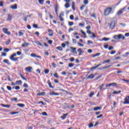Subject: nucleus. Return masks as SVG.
<instances>
[{
	"instance_id": "nucleus-1",
	"label": "nucleus",
	"mask_w": 129,
	"mask_h": 129,
	"mask_svg": "<svg viewBox=\"0 0 129 129\" xmlns=\"http://www.w3.org/2000/svg\"><path fill=\"white\" fill-rule=\"evenodd\" d=\"M113 38L115 40H120L121 39L122 40H124L125 39V37L124 36L122 35V34H119V35H115L113 36Z\"/></svg>"
},
{
	"instance_id": "nucleus-2",
	"label": "nucleus",
	"mask_w": 129,
	"mask_h": 129,
	"mask_svg": "<svg viewBox=\"0 0 129 129\" xmlns=\"http://www.w3.org/2000/svg\"><path fill=\"white\" fill-rule=\"evenodd\" d=\"M112 11V8L109 7L107 8L104 13V16H108L109 14H110V13H111V11Z\"/></svg>"
},
{
	"instance_id": "nucleus-3",
	"label": "nucleus",
	"mask_w": 129,
	"mask_h": 129,
	"mask_svg": "<svg viewBox=\"0 0 129 129\" xmlns=\"http://www.w3.org/2000/svg\"><path fill=\"white\" fill-rule=\"evenodd\" d=\"M17 56L16 53H14L13 55H12L10 57V60H12V61H16L17 60H19V57H14Z\"/></svg>"
},
{
	"instance_id": "nucleus-4",
	"label": "nucleus",
	"mask_w": 129,
	"mask_h": 129,
	"mask_svg": "<svg viewBox=\"0 0 129 129\" xmlns=\"http://www.w3.org/2000/svg\"><path fill=\"white\" fill-rule=\"evenodd\" d=\"M115 27V22L112 21L111 24H110V29L111 30H113V29H114Z\"/></svg>"
},
{
	"instance_id": "nucleus-5",
	"label": "nucleus",
	"mask_w": 129,
	"mask_h": 129,
	"mask_svg": "<svg viewBox=\"0 0 129 129\" xmlns=\"http://www.w3.org/2000/svg\"><path fill=\"white\" fill-rule=\"evenodd\" d=\"M32 70H33V68H32L31 67H28L25 69V71L26 72H28V73H31Z\"/></svg>"
},
{
	"instance_id": "nucleus-6",
	"label": "nucleus",
	"mask_w": 129,
	"mask_h": 129,
	"mask_svg": "<svg viewBox=\"0 0 129 129\" xmlns=\"http://www.w3.org/2000/svg\"><path fill=\"white\" fill-rule=\"evenodd\" d=\"M3 31L4 34H6L7 35H11V32L10 31H9V29H8V28H3Z\"/></svg>"
},
{
	"instance_id": "nucleus-7",
	"label": "nucleus",
	"mask_w": 129,
	"mask_h": 129,
	"mask_svg": "<svg viewBox=\"0 0 129 129\" xmlns=\"http://www.w3.org/2000/svg\"><path fill=\"white\" fill-rule=\"evenodd\" d=\"M31 57H33L34 58H35V57H36L37 58H38L39 59H42V57H41V56H39V55H37V54H36V53H31L30 54Z\"/></svg>"
},
{
	"instance_id": "nucleus-8",
	"label": "nucleus",
	"mask_w": 129,
	"mask_h": 129,
	"mask_svg": "<svg viewBox=\"0 0 129 129\" xmlns=\"http://www.w3.org/2000/svg\"><path fill=\"white\" fill-rule=\"evenodd\" d=\"M123 104H129V98L127 97H126L124 98V101L123 102Z\"/></svg>"
},
{
	"instance_id": "nucleus-9",
	"label": "nucleus",
	"mask_w": 129,
	"mask_h": 129,
	"mask_svg": "<svg viewBox=\"0 0 129 129\" xmlns=\"http://www.w3.org/2000/svg\"><path fill=\"white\" fill-rule=\"evenodd\" d=\"M48 36H49V37H53V34H54V33L53 32V31L51 29H49L48 30Z\"/></svg>"
},
{
	"instance_id": "nucleus-10",
	"label": "nucleus",
	"mask_w": 129,
	"mask_h": 129,
	"mask_svg": "<svg viewBox=\"0 0 129 129\" xmlns=\"http://www.w3.org/2000/svg\"><path fill=\"white\" fill-rule=\"evenodd\" d=\"M70 49H71L72 50V52L74 53V54H77V51H76V48L75 47H71Z\"/></svg>"
},
{
	"instance_id": "nucleus-11",
	"label": "nucleus",
	"mask_w": 129,
	"mask_h": 129,
	"mask_svg": "<svg viewBox=\"0 0 129 129\" xmlns=\"http://www.w3.org/2000/svg\"><path fill=\"white\" fill-rule=\"evenodd\" d=\"M11 9H12V10H17L18 9V5L15 4L14 5L11 6Z\"/></svg>"
},
{
	"instance_id": "nucleus-12",
	"label": "nucleus",
	"mask_w": 129,
	"mask_h": 129,
	"mask_svg": "<svg viewBox=\"0 0 129 129\" xmlns=\"http://www.w3.org/2000/svg\"><path fill=\"white\" fill-rule=\"evenodd\" d=\"M124 10V8H123L122 9H120V10L117 13V16H120V15H121V14H122V13L123 12Z\"/></svg>"
},
{
	"instance_id": "nucleus-13",
	"label": "nucleus",
	"mask_w": 129,
	"mask_h": 129,
	"mask_svg": "<svg viewBox=\"0 0 129 129\" xmlns=\"http://www.w3.org/2000/svg\"><path fill=\"white\" fill-rule=\"evenodd\" d=\"M93 78H94V75L91 74L87 78V79H93Z\"/></svg>"
},
{
	"instance_id": "nucleus-14",
	"label": "nucleus",
	"mask_w": 129,
	"mask_h": 129,
	"mask_svg": "<svg viewBox=\"0 0 129 129\" xmlns=\"http://www.w3.org/2000/svg\"><path fill=\"white\" fill-rule=\"evenodd\" d=\"M12 19H13V16H12V15H11L10 14H8L7 21H12Z\"/></svg>"
},
{
	"instance_id": "nucleus-15",
	"label": "nucleus",
	"mask_w": 129,
	"mask_h": 129,
	"mask_svg": "<svg viewBox=\"0 0 129 129\" xmlns=\"http://www.w3.org/2000/svg\"><path fill=\"white\" fill-rule=\"evenodd\" d=\"M101 107H94V110L95 111H97V110H101Z\"/></svg>"
},
{
	"instance_id": "nucleus-16",
	"label": "nucleus",
	"mask_w": 129,
	"mask_h": 129,
	"mask_svg": "<svg viewBox=\"0 0 129 129\" xmlns=\"http://www.w3.org/2000/svg\"><path fill=\"white\" fill-rule=\"evenodd\" d=\"M46 94V93L45 92L39 93L37 94L38 96H43V95H45Z\"/></svg>"
},
{
	"instance_id": "nucleus-17",
	"label": "nucleus",
	"mask_w": 129,
	"mask_h": 129,
	"mask_svg": "<svg viewBox=\"0 0 129 129\" xmlns=\"http://www.w3.org/2000/svg\"><path fill=\"white\" fill-rule=\"evenodd\" d=\"M50 95H55V96H57V95H59V93H55L54 91H52L50 93Z\"/></svg>"
},
{
	"instance_id": "nucleus-18",
	"label": "nucleus",
	"mask_w": 129,
	"mask_h": 129,
	"mask_svg": "<svg viewBox=\"0 0 129 129\" xmlns=\"http://www.w3.org/2000/svg\"><path fill=\"white\" fill-rule=\"evenodd\" d=\"M91 35L89 36L90 38H96V36H95V34L93 32H92Z\"/></svg>"
},
{
	"instance_id": "nucleus-19",
	"label": "nucleus",
	"mask_w": 129,
	"mask_h": 129,
	"mask_svg": "<svg viewBox=\"0 0 129 129\" xmlns=\"http://www.w3.org/2000/svg\"><path fill=\"white\" fill-rule=\"evenodd\" d=\"M29 45V43L24 42L23 44H22V47H28Z\"/></svg>"
},
{
	"instance_id": "nucleus-20",
	"label": "nucleus",
	"mask_w": 129,
	"mask_h": 129,
	"mask_svg": "<svg viewBox=\"0 0 129 129\" xmlns=\"http://www.w3.org/2000/svg\"><path fill=\"white\" fill-rule=\"evenodd\" d=\"M81 33H82L83 36H84V38H87V36H86V33L84 31H83V30H81Z\"/></svg>"
},
{
	"instance_id": "nucleus-21",
	"label": "nucleus",
	"mask_w": 129,
	"mask_h": 129,
	"mask_svg": "<svg viewBox=\"0 0 129 129\" xmlns=\"http://www.w3.org/2000/svg\"><path fill=\"white\" fill-rule=\"evenodd\" d=\"M16 85H21L22 84V81L21 80L20 81H17L16 82Z\"/></svg>"
},
{
	"instance_id": "nucleus-22",
	"label": "nucleus",
	"mask_w": 129,
	"mask_h": 129,
	"mask_svg": "<svg viewBox=\"0 0 129 129\" xmlns=\"http://www.w3.org/2000/svg\"><path fill=\"white\" fill-rule=\"evenodd\" d=\"M3 62L6 64H8V65H10V61H9V60L8 59H4Z\"/></svg>"
},
{
	"instance_id": "nucleus-23",
	"label": "nucleus",
	"mask_w": 129,
	"mask_h": 129,
	"mask_svg": "<svg viewBox=\"0 0 129 129\" xmlns=\"http://www.w3.org/2000/svg\"><path fill=\"white\" fill-rule=\"evenodd\" d=\"M55 13L57 15V14H58V5H55Z\"/></svg>"
},
{
	"instance_id": "nucleus-24",
	"label": "nucleus",
	"mask_w": 129,
	"mask_h": 129,
	"mask_svg": "<svg viewBox=\"0 0 129 129\" xmlns=\"http://www.w3.org/2000/svg\"><path fill=\"white\" fill-rule=\"evenodd\" d=\"M68 115V114H64L60 117L62 118V119H65V118H66V116H67Z\"/></svg>"
},
{
	"instance_id": "nucleus-25",
	"label": "nucleus",
	"mask_w": 129,
	"mask_h": 129,
	"mask_svg": "<svg viewBox=\"0 0 129 129\" xmlns=\"http://www.w3.org/2000/svg\"><path fill=\"white\" fill-rule=\"evenodd\" d=\"M47 83H48L50 88H53V86H52V85L51 84V82L50 81V80H48L47 81Z\"/></svg>"
},
{
	"instance_id": "nucleus-26",
	"label": "nucleus",
	"mask_w": 129,
	"mask_h": 129,
	"mask_svg": "<svg viewBox=\"0 0 129 129\" xmlns=\"http://www.w3.org/2000/svg\"><path fill=\"white\" fill-rule=\"evenodd\" d=\"M18 106H19V107H25V104H21L19 103L17 104Z\"/></svg>"
},
{
	"instance_id": "nucleus-27",
	"label": "nucleus",
	"mask_w": 129,
	"mask_h": 129,
	"mask_svg": "<svg viewBox=\"0 0 129 129\" xmlns=\"http://www.w3.org/2000/svg\"><path fill=\"white\" fill-rule=\"evenodd\" d=\"M78 52L79 53V55H81V53H82V48H79L78 49Z\"/></svg>"
},
{
	"instance_id": "nucleus-28",
	"label": "nucleus",
	"mask_w": 129,
	"mask_h": 129,
	"mask_svg": "<svg viewBox=\"0 0 129 129\" xmlns=\"http://www.w3.org/2000/svg\"><path fill=\"white\" fill-rule=\"evenodd\" d=\"M20 77H21L22 78V79H23V80L27 81V79H26V78H25V77L23 76V75H22V74H20Z\"/></svg>"
},
{
	"instance_id": "nucleus-29",
	"label": "nucleus",
	"mask_w": 129,
	"mask_h": 129,
	"mask_svg": "<svg viewBox=\"0 0 129 129\" xmlns=\"http://www.w3.org/2000/svg\"><path fill=\"white\" fill-rule=\"evenodd\" d=\"M121 92V91L119 90L118 91H115L113 92V94H117L118 93H120Z\"/></svg>"
},
{
	"instance_id": "nucleus-30",
	"label": "nucleus",
	"mask_w": 129,
	"mask_h": 129,
	"mask_svg": "<svg viewBox=\"0 0 129 129\" xmlns=\"http://www.w3.org/2000/svg\"><path fill=\"white\" fill-rule=\"evenodd\" d=\"M56 49L58 50L59 51H63V48H62V47L61 46H58L56 47Z\"/></svg>"
},
{
	"instance_id": "nucleus-31",
	"label": "nucleus",
	"mask_w": 129,
	"mask_h": 129,
	"mask_svg": "<svg viewBox=\"0 0 129 129\" xmlns=\"http://www.w3.org/2000/svg\"><path fill=\"white\" fill-rule=\"evenodd\" d=\"M45 0H38V3L40 5H43Z\"/></svg>"
},
{
	"instance_id": "nucleus-32",
	"label": "nucleus",
	"mask_w": 129,
	"mask_h": 129,
	"mask_svg": "<svg viewBox=\"0 0 129 129\" xmlns=\"http://www.w3.org/2000/svg\"><path fill=\"white\" fill-rule=\"evenodd\" d=\"M35 44H36V45H37L38 46H43L42 45V44L41 43V42H40L39 41H36Z\"/></svg>"
},
{
	"instance_id": "nucleus-33",
	"label": "nucleus",
	"mask_w": 129,
	"mask_h": 129,
	"mask_svg": "<svg viewBox=\"0 0 129 129\" xmlns=\"http://www.w3.org/2000/svg\"><path fill=\"white\" fill-rule=\"evenodd\" d=\"M2 106H3V107H6L7 108H9L10 107V105H5V104H2Z\"/></svg>"
},
{
	"instance_id": "nucleus-34",
	"label": "nucleus",
	"mask_w": 129,
	"mask_h": 129,
	"mask_svg": "<svg viewBox=\"0 0 129 129\" xmlns=\"http://www.w3.org/2000/svg\"><path fill=\"white\" fill-rule=\"evenodd\" d=\"M72 7L73 10H75V3H74V2L72 3Z\"/></svg>"
},
{
	"instance_id": "nucleus-35",
	"label": "nucleus",
	"mask_w": 129,
	"mask_h": 129,
	"mask_svg": "<svg viewBox=\"0 0 129 129\" xmlns=\"http://www.w3.org/2000/svg\"><path fill=\"white\" fill-rule=\"evenodd\" d=\"M65 8H66L67 9H68V8H69V7H70V5H69V3H66L64 5Z\"/></svg>"
},
{
	"instance_id": "nucleus-36",
	"label": "nucleus",
	"mask_w": 129,
	"mask_h": 129,
	"mask_svg": "<svg viewBox=\"0 0 129 129\" xmlns=\"http://www.w3.org/2000/svg\"><path fill=\"white\" fill-rule=\"evenodd\" d=\"M74 24V23H73V22H69V26H70V27L73 26Z\"/></svg>"
},
{
	"instance_id": "nucleus-37",
	"label": "nucleus",
	"mask_w": 129,
	"mask_h": 129,
	"mask_svg": "<svg viewBox=\"0 0 129 129\" xmlns=\"http://www.w3.org/2000/svg\"><path fill=\"white\" fill-rule=\"evenodd\" d=\"M108 40H110V38H106V37H104V38H103L102 39V40H103V41H108Z\"/></svg>"
},
{
	"instance_id": "nucleus-38",
	"label": "nucleus",
	"mask_w": 129,
	"mask_h": 129,
	"mask_svg": "<svg viewBox=\"0 0 129 129\" xmlns=\"http://www.w3.org/2000/svg\"><path fill=\"white\" fill-rule=\"evenodd\" d=\"M74 67V64L72 63H70L69 64V67H70V68Z\"/></svg>"
},
{
	"instance_id": "nucleus-39",
	"label": "nucleus",
	"mask_w": 129,
	"mask_h": 129,
	"mask_svg": "<svg viewBox=\"0 0 129 129\" xmlns=\"http://www.w3.org/2000/svg\"><path fill=\"white\" fill-rule=\"evenodd\" d=\"M94 95V92H91L89 95V97H92Z\"/></svg>"
},
{
	"instance_id": "nucleus-40",
	"label": "nucleus",
	"mask_w": 129,
	"mask_h": 129,
	"mask_svg": "<svg viewBox=\"0 0 129 129\" xmlns=\"http://www.w3.org/2000/svg\"><path fill=\"white\" fill-rule=\"evenodd\" d=\"M109 67H111V65L108 66H104L103 67V69H107V68H109Z\"/></svg>"
},
{
	"instance_id": "nucleus-41",
	"label": "nucleus",
	"mask_w": 129,
	"mask_h": 129,
	"mask_svg": "<svg viewBox=\"0 0 129 129\" xmlns=\"http://www.w3.org/2000/svg\"><path fill=\"white\" fill-rule=\"evenodd\" d=\"M88 45H90V44H93V42H92L91 40H88Z\"/></svg>"
},
{
	"instance_id": "nucleus-42",
	"label": "nucleus",
	"mask_w": 129,
	"mask_h": 129,
	"mask_svg": "<svg viewBox=\"0 0 129 129\" xmlns=\"http://www.w3.org/2000/svg\"><path fill=\"white\" fill-rule=\"evenodd\" d=\"M11 43V40H8L6 42V44L7 45H10V43Z\"/></svg>"
},
{
	"instance_id": "nucleus-43",
	"label": "nucleus",
	"mask_w": 129,
	"mask_h": 129,
	"mask_svg": "<svg viewBox=\"0 0 129 129\" xmlns=\"http://www.w3.org/2000/svg\"><path fill=\"white\" fill-rule=\"evenodd\" d=\"M23 86L26 88H28V87H29V85H28V84L27 83H24Z\"/></svg>"
},
{
	"instance_id": "nucleus-44",
	"label": "nucleus",
	"mask_w": 129,
	"mask_h": 129,
	"mask_svg": "<svg viewBox=\"0 0 129 129\" xmlns=\"http://www.w3.org/2000/svg\"><path fill=\"white\" fill-rule=\"evenodd\" d=\"M70 20H74V16H73V15H71L70 16Z\"/></svg>"
},
{
	"instance_id": "nucleus-45",
	"label": "nucleus",
	"mask_w": 129,
	"mask_h": 129,
	"mask_svg": "<svg viewBox=\"0 0 129 129\" xmlns=\"http://www.w3.org/2000/svg\"><path fill=\"white\" fill-rule=\"evenodd\" d=\"M84 8H85V5H82L80 8V9L82 10L84 9Z\"/></svg>"
},
{
	"instance_id": "nucleus-46",
	"label": "nucleus",
	"mask_w": 129,
	"mask_h": 129,
	"mask_svg": "<svg viewBox=\"0 0 129 129\" xmlns=\"http://www.w3.org/2000/svg\"><path fill=\"white\" fill-rule=\"evenodd\" d=\"M44 73L45 74H48V73H49V70L48 69L45 70Z\"/></svg>"
},
{
	"instance_id": "nucleus-47",
	"label": "nucleus",
	"mask_w": 129,
	"mask_h": 129,
	"mask_svg": "<svg viewBox=\"0 0 129 129\" xmlns=\"http://www.w3.org/2000/svg\"><path fill=\"white\" fill-rule=\"evenodd\" d=\"M19 37H21V36H23L24 35V33H23L22 31H19Z\"/></svg>"
},
{
	"instance_id": "nucleus-48",
	"label": "nucleus",
	"mask_w": 129,
	"mask_h": 129,
	"mask_svg": "<svg viewBox=\"0 0 129 129\" xmlns=\"http://www.w3.org/2000/svg\"><path fill=\"white\" fill-rule=\"evenodd\" d=\"M24 21H25V22H27V21H28V17L27 16H25L24 17Z\"/></svg>"
},
{
	"instance_id": "nucleus-49",
	"label": "nucleus",
	"mask_w": 129,
	"mask_h": 129,
	"mask_svg": "<svg viewBox=\"0 0 129 129\" xmlns=\"http://www.w3.org/2000/svg\"><path fill=\"white\" fill-rule=\"evenodd\" d=\"M78 46H79L80 47H83V46H84V45L83 44H81L80 43H78Z\"/></svg>"
},
{
	"instance_id": "nucleus-50",
	"label": "nucleus",
	"mask_w": 129,
	"mask_h": 129,
	"mask_svg": "<svg viewBox=\"0 0 129 129\" xmlns=\"http://www.w3.org/2000/svg\"><path fill=\"white\" fill-rule=\"evenodd\" d=\"M115 53H116V51L113 50V51H112L110 52V54H111V55H114V54Z\"/></svg>"
},
{
	"instance_id": "nucleus-51",
	"label": "nucleus",
	"mask_w": 129,
	"mask_h": 129,
	"mask_svg": "<svg viewBox=\"0 0 129 129\" xmlns=\"http://www.w3.org/2000/svg\"><path fill=\"white\" fill-rule=\"evenodd\" d=\"M93 127V123H91L89 124V127L90 128L91 127Z\"/></svg>"
},
{
	"instance_id": "nucleus-52",
	"label": "nucleus",
	"mask_w": 129,
	"mask_h": 129,
	"mask_svg": "<svg viewBox=\"0 0 129 129\" xmlns=\"http://www.w3.org/2000/svg\"><path fill=\"white\" fill-rule=\"evenodd\" d=\"M84 4L85 5H87L88 4V0H84Z\"/></svg>"
},
{
	"instance_id": "nucleus-53",
	"label": "nucleus",
	"mask_w": 129,
	"mask_h": 129,
	"mask_svg": "<svg viewBox=\"0 0 129 129\" xmlns=\"http://www.w3.org/2000/svg\"><path fill=\"white\" fill-rule=\"evenodd\" d=\"M0 7H4V2L3 1L0 2Z\"/></svg>"
},
{
	"instance_id": "nucleus-54",
	"label": "nucleus",
	"mask_w": 129,
	"mask_h": 129,
	"mask_svg": "<svg viewBox=\"0 0 129 129\" xmlns=\"http://www.w3.org/2000/svg\"><path fill=\"white\" fill-rule=\"evenodd\" d=\"M70 60L71 62H73L74 61H75V58H74V57H71Z\"/></svg>"
},
{
	"instance_id": "nucleus-55",
	"label": "nucleus",
	"mask_w": 129,
	"mask_h": 129,
	"mask_svg": "<svg viewBox=\"0 0 129 129\" xmlns=\"http://www.w3.org/2000/svg\"><path fill=\"white\" fill-rule=\"evenodd\" d=\"M91 28V27H90V26H88L87 27H86V29L87 30V31L90 30Z\"/></svg>"
},
{
	"instance_id": "nucleus-56",
	"label": "nucleus",
	"mask_w": 129,
	"mask_h": 129,
	"mask_svg": "<svg viewBox=\"0 0 129 129\" xmlns=\"http://www.w3.org/2000/svg\"><path fill=\"white\" fill-rule=\"evenodd\" d=\"M53 76L54 77H56V78H59V77L58 76V74L57 73L53 74Z\"/></svg>"
},
{
	"instance_id": "nucleus-57",
	"label": "nucleus",
	"mask_w": 129,
	"mask_h": 129,
	"mask_svg": "<svg viewBox=\"0 0 129 129\" xmlns=\"http://www.w3.org/2000/svg\"><path fill=\"white\" fill-rule=\"evenodd\" d=\"M11 100H12V101L14 100V101H18V98H12L11 99Z\"/></svg>"
},
{
	"instance_id": "nucleus-58",
	"label": "nucleus",
	"mask_w": 129,
	"mask_h": 129,
	"mask_svg": "<svg viewBox=\"0 0 129 129\" xmlns=\"http://www.w3.org/2000/svg\"><path fill=\"white\" fill-rule=\"evenodd\" d=\"M122 81H125V82H127V83H128V82H129L128 80H125V79H122Z\"/></svg>"
},
{
	"instance_id": "nucleus-59",
	"label": "nucleus",
	"mask_w": 129,
	"mask_h": 129,
	"mask_svg": "<svg viewBox=\"0 0 129 129\" xmlns=\"http://www.w3.org/2000/svg\"><path fill=\"white\" fill-rule=\"evenodd\" d=\"M73 43H74L75 44H76L77 40L75 39H73Z\"/></svg>"
},
{
	"instance_id": "nucleus-60",
	"label": "nucleus",
	"mask_w": 129,
	"mask_h": 129,
	"mask_svg": "<svg viewBox=\"0 0 129 129\" xmlns=\"http://www.w3.org/2000/svg\"><path fill=\"white\" fill-rule=\"evenodd\" d=\"M102 116H103V115L101 114V115H100L99 116H97V118H101V117H102Z\"/></svg>"
},
{
	"instance_id": "nucleus-61",
	"label": "nucleus",
	"mask_w": 129,
	"mask_h": 129,
	"mask_svg": "<svg viewBox=\"0 0 129 129\" xmlns=\"http://www.w3.org/2000/svg\"><path fill=\"white\" fill-rule=\"evenodd\" d=\"M87 34H89V35H91V34H92V32H91V31L90 30H87Z\"/></svg>"
},
{
	"instance_id": "nucleus-62",
	"label": "nucleus",
	"mask_w": 129,
	"mask_h": 129,
	"mask_svg": "<svg viewBox=\"0 0 129 129\" xmlns=\"http://www.w3.org/2000/svg\"><path fill=\"white\" fill-rule=\"evenodd\" d=\"M103 86H104V84H102V85L100 86V90H101V89L103 88Z\"/></svg>"
},
{
	"instance_id": "nucleus-63",
	"label": "nucleus",
	"mask_w": 129,
	"mask_h": 129,
	"mask_svg": "<svg viewBox=\"0 0 129 129\" xmlns=\"http://www.w3.org/2000/svg\"><path fill=\"white\" fill-rule=\"evenodd\" d=\"M17 55L20 56V55H22V52H21V51H17Z\"/></svg>"
},
{
	"instance_id": "nucleus-64",
	"label": "nucleus",
	"mask_w": 129,
	"mask_h": 129,
	"mask_svg": "<svg viewBox=\"0 0 129 129\" xmlns=\"http://www.w3.org/2000/svg\"><path fill=\"white\" fill-rule=\"evenodd\" d=\"M33 28H34L35 29H37L38 28V25H37L36 24H33Z\"/></svg>"
}]
</instances>
